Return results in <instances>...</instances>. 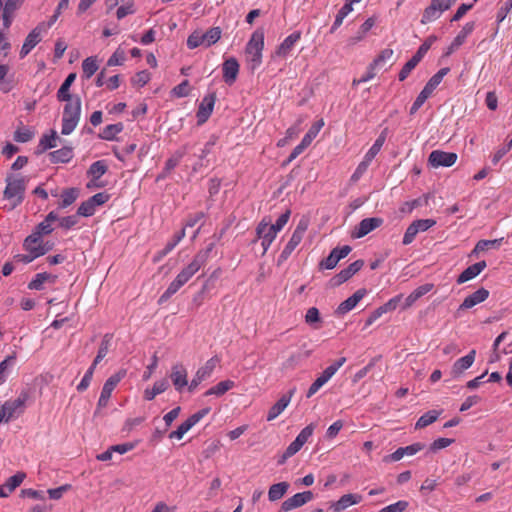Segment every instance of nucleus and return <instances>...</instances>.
Returning <instances> with one entry per match:
<instances>
[{
  "label": "nucleus",
  "mask_w": 512,
  "mask_h": 512,
  "mask_svg": "<svg viewBox=\"0 0 512 512\" xmlns=\"http://www.w3.org/2000/svg\"><path fill=\"white\" fill-rule=\"evenodd\" d=\"M264 49V32L260 29L254 31L249 39L245 55L248 68L254 72L262 63V52Z\"/></svg>",
  "instance_id": "nucleus-1"
},
{
  "label": "nucleus",
  "mask_w": 512,
  "mask_h": 512,
  "mask_svg": "<svg viewBox=\"0 0 512 512\" xmlns=\"http://www.w3.org/2000/svg\"><path fill=\"white\" fill-rule=\"evenodd\" d=\"M62 117L63 135H69L77 127L81 116V99L79 96H74L73 99L66 101Z\"/></svg>",
  "instance_id": "nucleus-2"
},
{
  "label": "nucleus",
  "mask_w": 512,
  "mask_h": 512,
  "mask_svg": "<svg viewBox=\"0 0 512 512\" xmlns=\"http://www.w3.org/2000/svg\"><path fill=\"white\" fill-rule=\"evenodd\" d=\"M26 189V180L21 176H8L6 178V188L4 198L8 200L13 207L20 204L24 198Z\"/></svg>",
  "instance_id": "nucleus-3"
},
{
  "label": "nucleus",
  "mask_w": 512,
  "mask_h": 512,
  "mask_svg": "<svg viewBox=\"0 0 512 512\" xmlns=\"http://www.w3.org/2000/svg\"><path fill=\"white\" fill-rule=\"evenodd\" d=\"M127 371L125 369H120L115 374L111 375L103 385L95 414L102 408H105L108 405L109 399L115 387L118 383L126 376Z\"/></svg>",
  "instance_id": "nucleus-4"
},
{
  "label": "nucleus",
  "mask_w": 512,
  "mask_h": 512,
  "mask_svg": "<svg viewBox=\"0 0 512 512\" xmlns=\"http://www.w3.org/2000/svg\"><path fill=\"white\" fill-rule=\"evenodd\" d=\"M458 159V155L454 152H446L442 150H433L428 157V164L433 168L451 167Z\"/></svg>",
  "instance_id": "nucleus-5"
},
{
  "label": "nucleus",
  "mask_w": 512,
  "mask_h": 512,
  "mask_svg": "<svg viewBox=\"0 0 512 512\" xmlns=\"http://www.w3.org/2000/svg\"><path fill=\"white\" fill-rule=\"evenodd\" d=\"M351 250L352 248L349 245H344L342 247H336L332 249L330 254L320 261L319 269L331 270L335 268L338 262L345 258L351 252Z\"/></svg>",
  "instance_id": "nucleus-6"
},
{
  "label": "nucleus",
  "mask_w": 512,
  "mask_h": 512,
  "mask_svg": "<svg viewBox=\"0 0 512 512\" xmlns=\"http://www.w3.org/2000/svg\"><path fill=\"white\" fill-rule=\"evenodd\" d=\"M218 362L219 359L217 357H212L197 370L194 378L188 386L189 392H193L202 381L211 376Z\"/></svg>",
  "instance_id": "nucleus-7"
},
{
  "label": "nucleus",
  "mask_w": 512,
  "mask_h": 512,
  "mask_svg": "<svg viewBox=\"0 0 512 512\" xmlns=\"http://www.w3.org/2000/svg\"><path fill=\"white\" fill-rule=\"evenodd\" d=\"M364 266V260L358 259L351 263L348 267L341 270L333 278L330 279L331 287H337L348 281L353 275H355Z\"/></svg>",
  "instance_id": "nucleus-8"
},
{
  "label": "nucleus",
  "mask_w": 512,
  "mask_h": 512,
  "mask_svg": "<svg viewBox=\"0 0 512 512\" xmlns=\"http://www.w3.org/2000/svg\"><path fill=\"white\" fill-rule=\"evenodd\" d=\"M44 30V24H40L27 35L20 50L19 55L21 59L25 58L42 40V33Z\"/></svg>",
  "instance_id": "nucleus-9"
},
{
  "label": "nucleus",
  "mask_w": 512,
  "mask_h": 512,
  "mask_svg": "<svg viewBox=\"0 0 512 512\" xmlns=\"http://www.w3.org/2000/svg\"><path fill=\"white\" fill-rule=\"evenodd\" d=\"M424 448H425V444H423L421 442H416V443H413L406 447H399L393 453L386 455L383 458V461L385 463L396 462V461L401 460L405 455H407V456L415 455L416 453L423 450Z\"/></svg>",
  "instance_id": "nucleus-10"
},
{
  "label": "nucleus",
  "mask_w": 512,
  "mask_h": 512,
  "mask_svg": "<svg viewBox=\"0 0 512 512\" xmlns=\"http://www.w3.org/2000/svg\"><path fill=\"white\" fill-rule=\"evenodd\" d=\"M315 424L311 423L301 430L296 439L286 448L287 454L294 456L312 436Z\"/></svg>",
  "instance_id": "nucleus-11"
},
{
  "label": "nucleus",
  "mask_w": 512,
  "mask_h": 512,
  "mask_svg": "<svg viewBox=\"0 0 512 512\" xmlns=\"http://www.w3.org/2000/svg\"><path fill=\"white\" fill-rule=\"evenodd\" d=\"M215 102L216 94L214 92L206 95L202 99L196 114L199 125L204 124L208 120L213 112Z\"/></svg>",
  "instance_id": "nucleus-12"
},
{
  "label": "nucleus",
  "mask_w": 512,
  "mask_h": 512,
  "mask_svg": "<svg viewBox=\"0 0 512 512\" xmlns=\"http://www.w3.org/2000/svg\"><path fill=\"white\" fill-rule=\"evenodd\" d=\"M306 227L307 226H297L292 237L290 238L289 242L287 243V245L285 246V248L283 249L278 258V265L286 261L288 257L291 255V253L294 251L296 246L301 242L303 235L306 231Z\"/></svg>",
  "instance_id": "nucleus-13"
},
{
  "label": "nucleus",
  "mask_w": 512,
  "mask_h": 512,
  "mask_svg": "<svg viewBox=\"0 0 512 512\" xmlns=\"http://www.w3.org/2000/svg\"><path fill=\"white\" fill-rule=\"evenodd\" d=\"M476 350H471L466 356L459 358L451 367L450 374L452 378L461 377L464 372L469 369L475 361Z\"/></svg>",
  "instance_id": "nucleus-14"
},
{
  "label": "nucleus",
  "mask_w": 512,
  "mask_h": 512,
  "mask_svg": "<svg viewBox=\"0 0 512 512\" xmlns=\"http://www.w3.org/2000/svg\"><path fill=\"white\" fill-rule=\"evenodd\" d=\"M475 27L474 22H467L461 31L456 35L451 44L447 47L445 56H450L456 50H458L466 41L467 37L473 32Z\"/></svg>",
  "instance_id": "nucleus-15"
},
{
  "label": "nucleus",
  "mask_w": 512,
  "mask_h": 512,
  "mask_svg": "<svg viewBox=\"0 0 512 512\" xmlns=\"http://www.w3.org/2000/svg\"><path fill=\"white\" fill-rule=\"evenodd\" d=\"M313 496H314L313 492L309 491V490L301 492V493H297V494L293 495L292 497L286 499L282 503L281 510L287 512V511L293 510L295 508L301 507L304 504H306L307 502H309L310 500H312Z\"/></svg>",
  "instance_id": "nucleus-16"
},
{
  "label": "nucleus",
  "mask_w": 512,
  "mask_h": 512,
  "mask_svg": "<svg viewBox=\"0 0 512 512\" xmlns=\"http://www.w3.org/2000/svg\"><path fill=\"white\" fill-rule=\"evenodd\" d=\"M239 67V63L234 57H230L223 62L222 71L225 83L232 85L236 81L239 73Z\"/></svg>",
  "instance_id": "nucleus-17"
},
{
  "label": "nucleus",
  "mask_w": 512,
  "mask_h": 512,
  "mask_svg": "<svg viewBox=\"0 0 512 512\" xmlns=\"http://www.w3.org/2000/svg\"><path fill=\"white\" fill-rule=\"evenodd\" d=\"M296 392V388H291L287 394L283 395L268 411L267 421L277 418L288 406L292 396Z\"/></svg>",
  "instance_id": "nucleus-18"
},
{
  "label": "nucleus",
  "mask_w": 512,
  "mask_h": 512,
  "mask_svg": "<svg viewBox=\"0 0 512 512\" xmlns=\"http://www.w3.org/2000/svg\"><path fill=\"white\" fill-rule=\"evenodd\" d=\"M301 35L300 31H295L288 35L277 47L275 55L281 58L287 57L295 44L301 39Z\"/></svg>",
  "instance_id": "nucleus-19"
},
{
  "label": "nucleus",
  "mask_w": 512,
  "mask_h": 512,
  "mask_svg": "<svg viewBox=\"0 0 512 512\" xmlns=\"http://www.w3.org/2000/svg\"><path fill=\"white\" fill-rule=\"evenodd\" d=\"M488 296L489 291L481 287L464 299L462 304L459 306L458 311L470 309L477 304L484 302Z\"/></svg>",
  "instance_id": "nucleus-20"
},
{
  "label": "nucleus",
  "mask_w": 512,
  "mask_h": 512,
  "mask_svg": "<svg viewBox=\"0 0 512 512\" xmlns=\"http://www.w3.org/2000/svg\"><path fill=\"white\" fill-rule=\"evenodd\" d=\"M361 500V495L349 493L340 497L336 502H330L329 508L334 512H341L352 505L358 504Z\"/></svg>",
  "instance_id": "nucleus-21"
},
{
  "label": "nucleus",
  "mask_w": 512,
  "mask_h": 512,
  "mask_svg": "<svg viewBox=\"0 0 512 512\" xmlns=\"http://www.w3.org/2000/svg\"><path fill=\"white\" fill-rule=\"evenodd\" d=\"M24 0H6L3 7L2 20L4 28L8 29L13 21L14 13L21 7Z\"/></svg>",
  "instance_id": "nucleus-22"
},
{
  "label": "nucleus",
  "mask_w": 512,
  "mask_h": 512,
  "mask_svg": "<svg viewBox=\"0 0 512 512\" xmlns=\"http://www.w3.org/2000/svg\"><path fill=\"white\" fill-rule=\"evenodd\" d=\"M366 292L367 291L365 288L358 289L352 296L348 297L337 307L336 313L338 315H344L345 313L352 310L366 295Z\"/></svg>",
  "instance_id": "nucleus-23"
},
{
  "label": "nucleus",
  "mask_w": 512,
  "mask_h": 512,
  "mask_svg": "<svg viewBox=\"0 0 512 512\" xmlns=\"http://www.w3.org/2000/svg\"><path fill=\"white\" fill-rule=\"evenodd\" d=\"M29 398V394L26 391H22L19 397L13 401H6L2 407L7 412V418H12L14 414L20 409L19 413L23 412L26 401Z\"/></svg>",
  "instance_id": "nucleus-24"
},
{
  "label": "nucleus",
  "mask_w": 512,
  "mask_h": 512,
  "mask_svg": "<svg viewBox=\"0 0 512 512\" xmlns=\"http://www.w3.org/2000/svg\"><path fill=\"white\" fill-rule=\"evenodd\" d=\"M487 267L486 261L482 260L475 264L468 266L458 277L456 282L463 284L469 280L474 279Z\"/></svg>",
  "instance_id": "nucleus-25"
},
{
  "label": "nucleus",
  "mask_w": 512,
  "mask_h": 512,
  "mask_svg": "<svg viewBox=\"0 0 512 512\" xmlns=\"http://www.w3.org/2000/svg\"><path fill=\"white\" fill-rule=\"evenodd\" d=\"M170 377L175 389L179 392L188 384L187 371L182 365H174Z\"/></svg>",
  "instance_id": "nucleus-26"
},
{
  "label": "nucleus",
  "mask_w": 512,
  "mask_h": 512,
  "mask_svg": "<svg viewBox=\"0 0 512 512\" xmlns=\"http://www.w3.org/2000/svg\"><path fill=\"white\" fill-rule=\"evenodd\" d=\"M434 285L432 283H426L417 287L413 292H411L405 299L403 309H407L411 307L418 299L427 294L433 289Z\"/></svg>",
  "instance_id": "nucleus-27"
},
{
  "label": "nucleus",
  "mask_w": 512,
  "mask_h": 512,
  "mask_svg": "<svg viewBox=\"0 0 512 512\" xmlns=\"http://www.w3.org/2000/svg\"><path fill=\"white\" fill-rule=\"evenodd\" d=\"M76 79V73H70L64 82L61 84L59 90L57 91V99L59 101H68L70 99H73L74 96H72L69 92L71 85L74 83Z\"/></svg>",
  "instance_id": "nucleus-28"
},
{
  "label": "nucleus",
  "mask_w": 512,
  "mask_h": 512,
  "mask_svg": "<svg viewBox=\"0 0 512 512\" xmlns=\"http://www.w3.org/2000/svg\"><path fill=\"white\" fill-rule=\"evenodd\" d=\"M57 276L51 273L43 272L36 274L35 278L28 284L31 290H42L45 282L55 283Z\"/></svg>",
  "instance_id": "nucleus-29"
},
{
  "label": "nucleus",
  "mask_w": 512,
  "mask_h": 512,
  "mask_svg": "<svg viewBox=\"0 0 512 512\" xmlns=\"http://www.w3.org/2000/svg\"><path fill=\"white\" fill-rule=\"evenodd\" d=\"M185 235V227L181 229L179 232L175 233L172 240H170L164 249L160 250L153 258L155 263L159 262L165 255H167L173 248L178 244V242Z\"/></svg>",
  "instance_id": "nucleus-30"
},
{
  "label": "nucleus",
  "mask_w": 512,
  "mask_h": 512,
  "mask_svg": "<svg viewBox=\"0 0 512 512\" xmlns=\"http://www.w3.org/2000/svg\"><path fill=\"white\" fill-rule=\"evenodd\" d=\"M99 69L98 58L96 56H90L82 62V77L90 79Z\"/></svg>",
  "instance_id": "nucleus-31"
},
{
  "label": "nucleus",
  "mask_w": 512,
  "mask_h": 512,
  "mask_svg": "<svg viewBox=\"0 0 512 512\" xmlns=\"http://www.w3.org/2000/svg\"><path fill=\"white\" fill-rule=\"evenodd\" d=\"M73 157V150L70 147H63L49 153V159L52 163H67Z\"/></svg>",
  "instance_id": "nucleus-32"
},
{
  "label": "nucleus",
  "mask_w": 512,
  "mask_h": 512,
  "mask_svg": "<svg viewBox=\"0 0 512 512\" xmlns=\"http://www.w3.org/2000/svg\"><path fill=\"white\" fill-rule=\"evenodd\" d=\"M169 387V382L167 379H162L154 383L152 389H145L144 391V399L147 401L153 400L158 394L165 392Z\"/></svg>",
  "instance_id": "nucleus-33"
},
{
  "label": "nucleus",
  "mask_w": 512,
  "mask_h": 512,
  "mask_svg": "<svg viewBox=\"0 0 512 512\" xmlns=\"http://www.w3.org/2000/svg\"><path fill=\"white\" fill-rule=\"evenodd\" d=\"M503 241V237L493 240H480L472 250L470 256L477 257L479 253L484 252L491 248H497Z\"/></svg>",
  "instance_id": "nucleus-34"
},
{
  "label": "nucleus",
  "mask_w": 512,
  "mask_h": 512,
  "mask_svg": "<svg viewBox=\"0 0 512 512\" xmlns=\"http://www.w3.org/2000/svg\"><path fill=\"white\" fill-rule=\"evenodd\" d=\"M290 485L288 482H279L270 486L268 491V498L274 502L281 499L289 489Z\"/></svg>",
  "instance_id": "nucleus-35"
},
{
  "label": "nucleus",
  "mask_w": 512,
  "mask_h": 512,
  "mask_svg": "<svg viewBox=\"0 0 512 512\" xmlns=\"http://www.w3.org/2000/svg\"><path fill=\"white\" fill-rule=\"evenodd\" d=\"M9 70L8 65L0 64V91L3 93L10 92L14 87L13 80L7 78Z\"/></svg>",
  "instance_id": "nucleus-36"
},
{
  "label": "nucleus",
  "mask_w": 512,
  "mask_h": 512,
  "mask_svg": "<svg viewBox=\"0 0 512 512\" xmlns=\"http://www.w3.org/2000/svg\"><path fill=\"white\" fill-rule=\"evenodd\" d=\"M233 387H234L233 381L224 380V381L219 382L217 385L211 387L210 389H208L204 393V396H211V395L222 396Z\"/></svg>",
  "instance_id": "nucleus-37"
},
{
  "label": "nucleus",
  "mask_w": 512,
  "mask_h": 512,
  "mask_svg": "<svg viewBox=\"0 0 512 512\" xmlns=\"http://www.w3.org/2000/svg\"><path fill=\"white\" fill-rule=\"evenodd\" d=\"M449 71L450 69L448 67L441 68L436 74H434L429 79L424 88L429 92L433 93L437 86L442 82L444 76H446Z\"/></svg>",
  "instance_id": "nucleus-38"
},
{
  "label": "nucleus",
  "mask_w": 512,
  "mask_h": 512,
  "mask_svg": "<svg viewBox=\"0 0 512 512\" xmlns=\"http://www.w3.org/2000/svg\"><path fill=\"white\" fill-rule=\"evenodd\" d=\"M440 415V411L430 410L423 414L415 424L416 429H422L434 423Z\"/></svg>",
  "instance_id": "nucleus-39"
},
{
  "label": "nucleus",
  "mask_w": 512,
  "mask_h": 512,
  "mask_svg": "<svg viewBox=\"0 0 512 512\" xmlns=\"http://www.w3.org/2000/svg\"><path fill=\"white\" fill-rule=\"evenodd\" d=\"M123 130L122 123L110 124L107 125L100 134V138L108 141H112L115 139L116 135H118Z\"/></svg>",
  "instance_id": "nucleus-40"
},
{
  "label": "nucleus",
  "mask_w": 512,
  "mask_h": 512,
  "mask_svg": "<svg viewBox=\"0 0 512 512\" xmlns=\"http://www.w3.org/2000/svg\"><path fill=\"white\" fill-rule=\"evenodd\" d=\"M79 196V189L77 188H68L62 191L61 193V202L60 207H68L70 206Z\"/></svg>",
  "instance_id": "nucleus-41"
},
{
  "label": "nucleus",
  "mask_w": 512,
  "mask_h": 512,
  "mask_svg": "<svg viewBox=\"0 0 512 512\" xmlns=\"http://www.w3.org/2000/svg\"><path fill=\"white\" fill-rule=\"evenodd\" d=\"M107 171V165L104 161L99 160L90 166L88 174L93 178V182L98 181Z\"/></svg>",
  "instance_id": "nucleus-42"
},
{
  "label": "nucleus",
  "mask_w": 512,
  "mask_h": 512,
  "mask_svg": "<svg viewBox=\"0 0 512 512\" xmlns=\"http://www.w3.org/2000/svg\"><path fill=\"white\" fill-rule=\"evenodd\" d=\"M205 256V254H197L193 261L182 270L189 279L201 268L205 261Z\"/></svg>",
  "instance_id": "nucleus-43"
},
{
  "label": "nucleus",
  "mask_w": 512,
  "mask_h": 512,
  "mask_svg": "<svg viewBox=\"0 0 512 512\" xmlns=\"http://www.w3.org/2000/svg\"><path fill=\"white\" fill-rule=\"evenodd\" d=\"M441 13L442 12L432 1L431 4L424 10L421 18V23L427 24L429 22L435 21L440 17Z\"/></svg>",
  "instance_id": "nucleus-44"
},
{
  "label": "nucleus",
  "mask_w": 512,
  "mask_h": 512,
  "mask_svg": "<svg viewBox=\"0 0 512 512\" xmlns=\"http://www.w3.org/2000/svg\"><path fill=\"white\" fill-rule=\"evenodd\" d=\"M42 240L43 239L39 237V233L33 232L31 235L26 237L23 243V247L26 251L35 254L37 251H34V249L40 248Z\"/></svg>",
  "instance_id": "nucleus-45"
},
{
  "label": "nucleus",
  "mask_w": 512,
  "mask_h": 512,
  "mask_svg": "<svg viewBox=\"0 0 512 512\" xmlns=\"http://www.w3.org/2000/svg\"><path fill=\"white\" fill-rule=\"evenodd\" d=\"M431 226H408L404 237H403V244L408 245L413 242L416 235L419 232H425L427 231Z\"/></svg>",
  "instance_id": "nucleus-46"
},
{
  "label": "nucleus",
  "mask_w": 512,
  "mask_h": 512,
  "mask_svg": "<svg viewBox=\"0 0 512 512\" xmlns=\"http://www.w3.org/2000/svg\"><path fill=\"white\" fill-rule=\"evenodd\" d=\"M324 126V121L321 119L317 122H315L308 132L304 135L302 138V141L304 144H307L308 146L311 144V142L316 138V136L319 134L320 130Z\"/></svg>",
  "instance_id": "nucleus-47"
},
{
  "label": "nucleus",
  "mask_w": 512,
  "mask_h": 512,
  "mask_svg": "<svg viewBox=\"0 0 512 512\" xmlns=\"http://www.w3.org/2000/svg\"><path fill=\"white\" fill-rule=\"evenodd\" d=\"M203 34L205 39V46L210 47L220 40L222 30L220 27H212Z\"/></svg>",
  "instance_id": "nucleus-48"
},
{
  "label": "nucleus",
  "mask_w": 512,
  "mask_h": 512,
  "mask_svg": "<svg viewBox=\"0 0 512 512\" xmlns=\"http://www.w3.org/2000/svg\"><path fill=\"white\" fill-rule=\"evenodd\" d=\"M283 226H269L268 230L263 236L262 239V247L264 250V253L267 251L268 247L272 243V241L275 239L277 233L282 229Z\"/></svg>",
  "instance_id": "nucleus-49"
},
{
  "label": "nucleus",
  "mask_w": 512,
  "mask_h": 512,
  "mask_svg": "<svg viewBox=\"0 0 512 512\" xmlns=\"http://www.w3.org/2000/svg\"><path fill=\"white\" fill-rule=\"evenodd\" d=\"M353 10L351 3L347 2L345 3L341 9L338 11L335 21L332 26V32L335 31L338 27L341 26L343 23V20L346 18V16Z\"/></svg>",
  "instance_id": "nucleus-50"
},
{
  "label": "nucleus",
  "mask_w": 512,
  "mask_h": 512,
  "mask_svg": "<svg viewBox=\"0 0 512 512\" xmlns=\"http://www.w3.org/2000/svg\"><path fill=\"white\" fill-rule=\"evenodd\" d=\"M183 284L180 282V280H177L176 278L170 283L167 290L161 295V297L158 300L159 304H163L166 302L172 295H174Z\"/></svg>",
  "instance_id": "nucleus-51"
},
{
  "label": "nucleus",
  "mask_w": 512,
  "mask_h": 512,
  "mask_svg": "<svg viewBox=\"0 0 512 512\" xmlns=\"http://www.w3.org/2000/svg\"><path fill=\"white\" fill-rule=\"evenodd\" d=\"M393 55L394 51L390 48L382 50L377 58L372 62L373 67H383L387 62L392 60Z\"/></svg>",
  "instance_id": "nucleus-52"
},
{
  "label": "nucleus",
  "mask_w": 512,
  "mask_h": 512,
  "mask_svg": "<svg viewBox=\"0 0 512 512\" xmlns=\"http://www.w3.org/2000/svg\"><path fill=\"white\" fill-rule=\"evenodd\" d=\"M184 155L185 150H178L169 159H167L164 167L165 172H171L180 163Z\"/></svg>",
  "instance_id": "nucleus-53"
},
{
  "label": "nucleus",
  "mask_w": 512,
  "mask_h": 512,
  "mask_svg": "<svg viewBox=\"0 0 512 512\" xmlns=\"http://www.w3.org/2000/svg\"><path fill=\"white\" fill-rule=\"evenodd\" d=\"M25 478L26 474L24 472H17L15 475L7 479L6 483L4 484V487L8 488L9 492H12L18 486L21 485Z\"/></svg>",
  "instance_id": "nucleus-54"
},
{
  "label": "nucleus",
  "mask_w": 512,
  "mask_h": 512,
  "mask_svg": "<svg viewBox=\"0 0 512 512\" xmlns=\"http://www.w3.org/2000/svg\"><path fill=\"white\" fill-rule=\"evenodd\" d=\"M200 45H205L204 34L199 31H194L187 38V46L189 49H195Z\"/></svg>",
  "instance_id": "nucleus-55"
},
{
  "label": "nucleus",
  "mask_w": 512,
  "mask_h": 512,
  "mask_svg": "<svg viewBox=\"0 0 512 512\" xmlns=\"http://www.w3.org/2000/svg\"><path fill=\"white\" fill-rule=\"evenodd\" d=\"M431 95V92L423 88L422 91L417 96V98L415 99L414 103L412 104L410 108V114H415Z\"/></svg>",
  "instance_id": "nucleus-56"
},
{
  "label": "nucleus",
  "mask_w": 512,
  "mask_h": 512,
  "mask_svg": "<svg viewBox=\"0 0 512 512\" xmlns=\"http://www.w3.org/2000/svg\"><path fill=\"white\" fill-rule=\"evenodd\" d=\"M420 60H418L415 56H412V58L406 62V64L402 67L401 71L399 72V80L404 81L411 71L418 65Z\"/></svg>",
  "instance_id": "nucleus-57"
},
{
  "label": "nucleus",
  "mask_w": 512,
  "mask_h": 512,
  "mask_svg": "<svg viewBox=\"0 0 512 512\" xmlns=\"http://www.w3.org/2000/svg\"><path fill=\"white\" fill-rule=\"evenodd\" d=\"M384 141H385V137L382 135L379 136L376 139V141L374 142V144L371 146V148L367 151V153L365 154L364 157L367 158V160L373 161V159L376 157V155L381 150V148L384 144Z\"/></svg>",
  "instance_id": "nucleus-58"
},
{
  "label": "nucleus",
  "mask_w": 512,
  "mask_h": 512,
  "mask_svg": "<svg viewBox=\"0 0 512 512\" xmlns=\"http://www.w3.org/2000/svg\"><path fill=\"white\" fill-rule=\"evenodd\" d=\"M437 40V37L435 35H430L423 44L418 48L417 52L415 53V57L418 60H422V58L425 56V54L430 49L431 45Z\"/></svg>",
  "instance_id": "nucleus-59"
},
{
  "label": "nucleus",
  "mask_w": 512,
  "mask_h": 512,
  "mask_svg": "<svg viewBox=\"0 0 512 512\" xmlns=\"http://www.w3.org/2000/svg\"><path fill=\"white\" fill-rule=\"evenodd\" d=\"M58 136L55 131L50 135H44L40 140V146L43 150L51 149L57 146Z\"/></svg>",
  "instance_id": "nucleus-60"
},
{
  "label": "nucleus",
  "mask_w": 512,
  "mask_h": 512,
  "mask_svg": "<svg viewBox=\"0 0 512 512\" xmlns=\"http://www.w3.org/2000/svg\"><path fill=\"white\" fill-rule=\"evenodd\" d=\"M113 338V334L107 333L103 336V339L100 343L99 349H98V358H104L108 352L109 348L111 346V341Z\"/></svg>",
  "instance_id": "nucleus-61"
},
{
  "label": "nucleus",
  "mask_w": 512,
  "mask_h": 512,
  "mask_svg": "<svg viewBox=\"0 0 512 512\" xmlns=\"http://www.w3.org/2000/svg\"><path fill=\"white\" fill-rule=\"evenodd\" d=\"M371 162H372L371 160H367V158L364 157L363 160L357 166V168L354 171V173L352 174L351 180L354 181V182H357L364 175V173L367 171V169L370 166Z\"/></svg>",
  "instance_id": "nucleus-62"
},
{
  "label": "nucleus",
  "mask_w": 512,
  "mask_h": 512,
  "mask_svg": "<svg viewBox=\"0 0 512 512\" xmlns=\"http://www.w3.org/2000/svg\"><path fill=\"white\" fill-rule=\"evenodd\" d=\"M150 78V73L147 70H143L136 73L131 81L134 86L143 87L150 81Z\"/></svg>",
  "instance_id": "nucleus-63"
},
{
  "label": "nucleus",
  "mask_w": 512,
  "mask_h": 512,
  "mask_svg": "<svg viewBox=\"0 0 512 512\" xmlns=\"http://www.w3.org/2000/svg\"><path fill=\"white\" fill-rule=\"evenodd\" d=\"M409 506V503L404 500H400L394 504L388 505L378 512H404Z\"/></svg>",
  "instance_id": "nucleus-64"
}]
</instances>
